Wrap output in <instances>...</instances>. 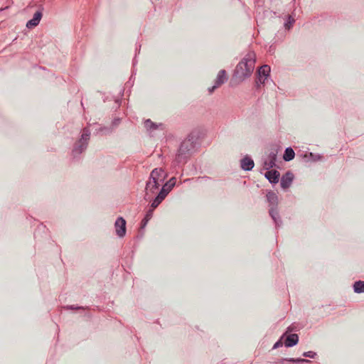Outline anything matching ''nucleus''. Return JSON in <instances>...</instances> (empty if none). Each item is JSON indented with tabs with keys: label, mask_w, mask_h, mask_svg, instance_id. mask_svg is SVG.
Returning a JSON list of instances; mask_svg holds the SVG:
<instances>
[{
	"label": "nucleus",
	"mask_w": 364,
	"mask_h": 364,
	"mask_svg": "<svg viewBox=\"0 0 364 364\" xmlns=\"http://www.w3.org/2000/svg\"><path fill=\"white\" fill-rule=\"evenodd\" d=\"M255 53L253 51L247 53L237 64L235 70V76L240 80H244L245 78L249 77L255 69Z\"/></svg>",
	"instance_id": "nucleus-1"
},
{
	"label": "nucleus",
	"mask_w": 364,
	"mask_h": 364,
	"mask_svg": "<svg viewBox=\"0 0 364 364\" xmlns=\"http://www.w3.org/2000/svg\"><path fill=\"white\" fill-rule=\"evenodd\" d=\"M90 131L88 129L85 128L81 136V139L77 143L73 151L77 154L82 153L87 147L88 140L90 139Z\"/></svg>",
	"instance_id": "nucleus-2"
},
{
	"label": "nucleus",
	"mask_w": 364,
	"mask_h": 364,
	"mask_svg": "<svg viewBox=\"0 0 364 364\" xmlns=\"http://www.w3.org/2000/svg\"><path fill=\"white\" fill-rule=\"evenodd\" d=\"M166 174L162 168L154 169L150 175L149 181H153L160 186L164 181Z\"/></svg>",
	"instance_id": "nucleus-3"
},
{
	"label": "nucleus",
	"mask_w": 364,
	"mask_h": 364,
	"mask_svg": "<svg viewBox=\"0 0 364 364\" xmlns=\"http://www.w3.org/2000/svg\"><path fill=\"white\" fill-rule=\"evenodd\" d=\"M227 80L228 77L226 71L225 70H220L215 80V85L213 87L208 88L209 93H213L216 88L224 84Z\"/></svg>",
	"instance_id": "nucleus-4"
},
{
	"label": "nucleus",
	"mask_w": 364,
	"mask_h": 364,
	"mask_svg": "<svg viewBox=\"0 0 364 364\" xmlns=\"http://www.w3.org/2000/svg\"><path fill=\"white\" fill-rule=\"evenodd\" d=\"M169 191L170 188H166V185H164L158 196L153 200L150 208H153L154 210L156 207H158V205L166 198Z\"/></svg>",
	"instance_id": "nucleus-5"
},
{
	"label": "nucleus",
	"mask_w": 364,
	"mask_h": 364,
	"mask_svg": "<svg viewBox=\"0 0 364 364\" xmlns=\"http://www.w3.org/2000/svg\"><path fill=\"white\" fill-rule=\"evenodd\" d=\"M115 230L117 235L119 237H123L126 234V221L125 220L119 217L117 219L114 223Z\"/></svg>",
	"instance_id": "nucleus-6"
},
{
	"label": "nucleus",
	"mask_w": 364,
	"mask_h": 364,
	"mask_svg": "<svg viewBox=\"0 0 364 364\" xmlns=\"http://www.w3.org/2000/svg\"><path fill=\"white\" fill-rule=\"evenodd\" d=\"M270 73V67L267 65H264L258 70V81L257 83L264 84Z\"/></svg>",
	"instance_id": "nucleus-7"
},
{
	"label": "nucleus",
	"mask_w": 364,
	"mask_h": 364,
	"mask_svg": "<svg viewBox=\"0 0 364 364\" xmlns=\"http://www.w3.org/2000/svg\"><path fill=\"white\" fill-rule=\"evenodd\" d=\"M159 186L153 181H149L146 186V199L150 198L153 194L159 189Z\"/></svg>",
	"instance_id": "nucleus-8"
},
{
	"label": "nucleus",
	"mask_w": 364,
	"mask_h": 364,
	"mask_svg": "<svg viewBox=\"0 0 364 364\" xmlns=\"http://www.w3.org/2000/svg\"><path fill=\"white\" fill-rule=\"evenodd\" d=\"M294 179V174L291 172L286 173L281 179V186L284 189L289 188Z\"/></svg>",
	"instance_id": "nucleus-9"
},
{
	"label": "nucleus",
	"mask_w": 364,
	"mask_h": 364,
	"mask_svg": "<svg viewBox=\"0 0 364 364\" xmlns=\"http://www.w3.org/2000/svg\"><path fill=\"white\" fill-rule=\"evenodd\" d=\"M42 18V13L40 11H36L32 19L29 20L26 23V27L28 28H33L38 25Z\"/></svg>",
	"instance_id": "nucleus-10"
},
{
	"label": "nucleus",
	"mask_w": 364,
	"mask_h": 364,
	"mask_svg": "<svg viewBox=\"0 0 364 364\" xmlns=\"http://www.w3.org/2000/svg\"><path fill=\"white\" fill-rule=\"evenodd\" d=\"M279 172L276 170L267 171L265 173V177L269 180L270 183H277L279 179Z\"/></svg>",
	"instance_id": "nucleus-11"
},
{
	"label": "nucleus",
	"mask_w": 364,
	"mask_h": 364,
	"mask_svg": "<svg viewBox=\"0 0 364 364\" xmlns=\"http://www.w3.org/2000/svg\"><path fill=\"white\" fill-rule=\"evenodd\" d=\"M276 159L277 154L274 152L270 153L267 159H266L264 162V168L267 170H269V168L274 167L275 166Z\"/></svg>",
	"instance_id": "nucleus-12"
},
{
	"label": "nucleus",
	"mask_w": 364,
	"mask_h": 364,
	"mask_svg": "<svg viewBox=\"0 0 364 364\" xmlns=\"http://www.w3.org/2000/svg\"><path fill=\"white\" fill-rule=\"evenodd\" d=\"M298 341L299 337L297 334H289L284 341V345L286 347H292L297 344Z\"/></svg>",
	"instance_id": "nucleus-13"
},
{
	"label": "nucleus",
	"mask_w": 364,
	"mask_h": 364,
	"mask_svg": "<svg viewBox=\"0 0 364 364\" xmlns=\"http://www.w3.org/2000/svg\"><path fill=\"white\" fill-rule=\"evenodd\" d=\"M254 167V161L250 157H245L241 160V168L245 171H250Z\"/></svg>",
	"instance_id": "nucleus-14"
},
{
	"label": "nucleus",
	"mask_w": 364,
	"mask_h": 364,
	"mask_svg": "<svg viewBox=\"0 0 364 364\" xmlns=\"http://www.w3.org/2000/svg\"><path fill=\"white\" fill-rule=\"evenodd\" d=\"M294 156L295 153L294 150L291 147H289L286 149L283 156V159L286 161H289L294 158Z\"/></svg>",
	"instance_id": "nucleus-15"
},
{
	"label": "nucleus",
	"mask_w": 364,
	"mask_h": 364,
	"mask_svg": "<svg viewBox=\"0 0 364 364\" xmlns=\"http://www.w3.org/2000/svg\"><path fill=\"white\" fill-rule=\"evenodd\" d=\"M291 362V363H299V362H309V360L301 358H289V359H281L278 361L274 362L272 364H286L285 362Z\"/></svg>",
	"instance_id": "nucleus-16"
},
{
	"label": "nucleus",
	"mask_w": 364,
	"mask_h": 364,
	"mask_svg": "<svg viewBox=\"0 0 364 364\" xmlns=\"http://www.w3.org/2000/svg\"><path fill=\"white\" fill-rule=\"evenodd\" d=\"M353 290L355 293H363L364 292V281L355 282L353 284Z\"/></svg>",
	"instance_id": "nucleus-17"
},
{
	"label": "nucleus",
	"mask_w": 364,
	"mask_h": 364,
	"mask_svg": "<svg viewBox=\"0 0 364 364\" xmlns=\"http://www.w3.org/2000/svg\"><path fill=\"white\" fill-rule=\"evenodd\" d=\"M267 198L268 201L272 205H277V195L274 192H269L267 194Z\"/></svg>",
	"instance_id": "nucleus-18"
},
{
	"label": "nucleus",
	"mask_w": 364,
	"mask_h": 364,
	"mask_svg": "<svg viewBox=\"0 0 364 364\" xmlns=\"http://www.w3.org/2000/svg\"><path fill=\"white\" fill-rule=\"evenodd\" d=\"M154 209L153 208H150L146 213V215L144 217V218L142 220V226L144 227L147 223L149 222V220L152 218L153 216V213H154Z\"/></svg>",
	"instance_id": "nucleus-19"
},
{
	"label": "nucleus",
	"mask_w": 364,
	"mask_h": 364,
	"mask_svg": "<svg viewBox=\"0 0 364 364\" xmlns=\"http://www.w3.org/2000/svg\"><path fill=\"white\" fill-rule=\"evenodd\" d=\"M188 142H186V141H183L181 144L180 149L178 150V159L181 158V156L183 154V152L185 151V149H186L188 147Z\"/></svg>",
	"instance_id": "nucleus-20"
},
{
	"label": "nucleus",
	"mask_w": 364,
	"mask_h": 364,
	"mask_svg": "<svg viewBox=\"0 0 364 364\" xmlns=\"http://www.w3.org/2000/svg\"><path fill=\"white\" fill-rule=\"evenodd\" d=\"M144 126L147 129H156V125L153 123L150 119H147L144 122Z\"/></svg>",
	"instance_id": "nucleus-21"
},
{
	"label": "nucleus",
	"mask_w": 364,
	"mask_h": 364,
	"mask_svg": "<svg viewBox=\"0 0 364 364\" xmlns=\"http://www.w3.org/2000/svg\"><path fill=\"white\" fill-rule=\"evenodd\" d=\"M269 214L272 216V219L277 223V217L278 216V213L276 209L272 208L269 210Z\"/></svg>",
	"instance_id": "nucleus-22"
},
{
	"label": "nucleus",
	"mask_w": 364,
	"mask_h": 364,
	"mask_svg": "<svg viewBox=\"0 0 364 364\" xmlns=\"http://www.w3.org/2000/svg\"><path fill=\"white\" fill-rule=\"evenodd\" d=\"M316 355V353L313 352V351H308V352H305L304 353V356L305 357H309V358H314Z\"/></svg>",
	"instance_id": "nucleus-23"
},
{
	"label": "nucleus",
	"mask_w": 364,
	"mask_h": 364,
	"mask_svg": "<svg viewBox=\"0 0 364 364\" xmlns=\"http://www.w3.org/2000/svg\"><path fill=\"white\" fill-rule=\"evenodd\" d=\"M175 181L174 178H172L171 179H170V181H169L170 185L168 186L167 183L165 184V185H166V188H170V190H171V187H173L174 186V184H175V181Z\"/></svg>",
	"instance_id": "nucleus-24"
},
{
	"label": "nucleus",
	"mask_w": 364,
	"mask_h": 364,
	"mask_svg": "<svg viewBox=\"0 0 364 364\" xmlns=\"http://www.w3.org/2000/svg\"><path fill=\"white\" fill-rule=\"evenodd\" d=\"M282 346V343H281L280 341H277V342L274 345V347H273V348H278V347H279V346Z\"/></svg>",
	"instance_id": "nucleus-25"
}]
</instances>
